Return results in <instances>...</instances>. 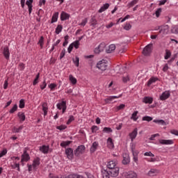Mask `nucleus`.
<instances>
[{
    "instance_id": "f257e3e1",
    "label": "nucleus",
    "mask_w": 178,
    "mask_h": 178,
    "mask_svg": "<svg viewBox=\"0 0 178 178\" xmlns=\"http://www.w3.org/2000/svg\"><path fill=\"white\" fill-rule=\"evenodd\" d=\"M97 67L102 72H105L108 67V60L103 59L97 63Z\"/></svg>"
},
{
    "instance_id": "f03ea898",
    "label": "nucleus",
    "mask_w": 178,
    "mask_h": 178,
    "mask_svg": "<svg viewBox=\"0 0 178 178\" xmlns=\"http://www.w3.org/2000/svg\"><path fill=\"white\" fill-rule=\"evenodd\" d=\"M84 152H86V146L81 145L74 150V154L75 156H80V155H83Z\"/></svg>"
},
{
    "instance_id": "7ed1b4c3",
    "label": "nucleus",
    "mask_w": 178,
    "mask_h": 178,
    "mask_svg": "<svg viewBox=\"0 0 178 178\" xmlns=\"http://www.w3.org/2000/svg\"><path fill=\"white\" fill-rule=\"evenodd\" d=\"M30 159V154H28L27 150H24L23 154L21 155V163L24 165V162H29Z\"/></svg>"
},
{
    "instance_id": "20e7f679",
    "label": "nucleus",
    "mask_w": 178,
    "mask_h": 178,
    "mask_svg": "<svg viewBox=\"0 0 178 178\" xmlns=\"http://www.w3.org/2000/svg\"><path fill=\"white\" fill-rule=\"evenodd\" d=\"M152 52V44H147L143 51V54L145 56H149Z\"/></svg>"
},
{
    "instance_id": "39448f33",
    "label": "nucleus",
    "mask_w": 178,
    "mask_h": 178,
    "mask_svg": "<svg viewBox=\"0 0 178 178\" xmlns=\"http://www.w3.org/2000/svg\"><path fill=\"white\" fill-rule=\"evenodd\" d=\"M120 170V168L119 167H116L115 168H111V170H108L111 177H118V176H119Z\"/></svg>"
},
{
    "instance_id": "423d86ee",
    "label": "nucleus",
    "mask_w": 178,
    "mask_h": 178,
    "mask_svg": "<svg viewBox=\"0 0 178 178\" xmlns=\"http://www.w3.org/2000/svg\"><path fill=\"white\" fill-rule=\"evenodd\" d=\"M65 155H67L68 159H73V156H74L73 149L71 147L65 149Z\"/></svg>"
},
{
    "instance_id": "0eeeda50",
    "label": "nucleus",
    "mask_w": 178,
    "mask_h": 178,
    "mask_svg": "<svg viewBox=\"0 0 178 178\" xmlns=\"http://www.w3.org/2000/svg\"><path fill=\"white\" fill-rule=\"evenodd\" d=\"M60 19L61 22H65V20H69V19H70V14H69L65 11H63L60 13Z\"/></svg>"
},
{
    "instance_id": "6e6552de",
    "label": "nucleus",
    "mask_w": 178,
    "mask_h": 178,
    "mask_svg": "<svg viewBox=\"0 0 178 178\" xmlns=\"http://www.w3.org/2000/svg\"><path fill=\"white\" fill-rule=\"evenodd\" d=\"M158 30H160L159 33L162 34H168V31H169V26L164 25L162 26H159Z\"/></svg>"
},
{
    "instance_id": "1a4fd4ad",
    "label": "nucleus",
    "mask_w": 178,
    "mask_h": 178,
    "mask_svg": "<svg viewBox=\"0 0 178 178\" xmlns=\"http://www.w3.org/2000/svg\"><path fill=\"white\" fill-rule=\"evenodd\" d=\"M122 157V165H129L130 163V156L127 154H123Z\"/></svg>"
},
{
    "instance_id": "9d476101",
    "label": "nucleus",
    "mask_w": 178,
    "mask_h": 178,
    "mask_svg": "<svg viewBox=\"0 0 178 178\" xmlns=\"http://www.w3.org/2000/svg\"><path fill=\"white\" fill-rule=\"evenodd\" d=\"M169 97H170V92L165 90L160 96V99L161 101H166Z\"/></svg>"
},
{
    "instance_id": "9b49d317",
    "label": "nucleus",
    "mask_w": 178,
    "mask_h": 178,
    "mask_svg": "<svg viewBox=\"0 0 178 178\" xmlns=\"http://www.w3.org/2000/svg\"><path fill=\"white\" fill-rule=\"evenodd\" d=\"M3 55L4 58L7 60H9V58L10 56V52L9 51V47H5L3 50Z\"/></svg>"
},
{
    "instance_id": "f8f14e48",
    "label": "nucleus",
    "mask_w": 178,
    "mask_h": 178,
    "mask_svg": "<svg viewBox=\"0 0 178 178\" xmlns=\"http://www.w3.org/2000/svg\"><path fill=\"white\" fill-rule=\"evenodd\" d=\"M105 49V43H101L94 50L95 54H99Z\"/></svg>"
},
{
    "instance_id": "ddd939ff",
    "label": "nucleus",
    "mask_w": 178,
    "mask_h": 178,
    "mask_svg": "<svg viewBox=\"0 0 178 178\" xmlns=\"http://www.w3.org/2000/svg\"><path fill=\"white\" fill-rule=\"evenodd\" d=\"M98 145H99L98 142H93L90 149V154H94V152L97 151V149H98Z\"/></svg>"
},
{
    "instance_id": "4468645a",
    "label": "nucleus",
    "mask_w": 178,
    "mask_h": 178,
    "mask_svg": "<svg viewBox=\"0 0 178 178\" xmlns=\"http://www.w3.org/2000/svg\"><path fill=\"white\" fill-rule=\"evenodd\" d=\"M33 2H34V0H27L26 1V5L28 6L29 15H31V12H33Z\"/></svg>"
},
{
    "instance_id": "2eb2a0df",
    "label": "nucleus",
    "mask_w": 178,
    "mask_h": 178,
    "mask_svg": "<svg viewBox=\"0 0 178 178\" xmlns=\"http://www.w3.org/2000/svg\"><path fill=\"white\" fill-rule=\"evenodd\" d=\"M115 168H119L118 164L114 161H111L107 163L108 170H111V169H114Z\"/></svg>"
},
{
    "instance_id": "dca6fc26",
    "label": "nucleus",
    "mask_w": 178,
    "mask_h": 178,
    "mask_svg": "<svg viewBox=\"0 0 178 178\" xmlns=\"http://www.w3.org/2000/svg\"><path fill=\"white\" fill-rule=\"evenodd\" d=\"M138 129L137 128H135L134 131L129 134V137L131 139V141H134L136 137H137Z\"/></svg>"
},
{
    "instance_id": "f3484780",
    "label": "nucleus",
    "mask_w": 178,
    "mask_h": 178,
    "mask_svg": "<svg viewBox=\"0 0 178 178\" xmlns=\"http://www.w3.org/2000/svg\"><path fill=\"white\" fill-rule=\"evenodd\" d=\"M39 150L42 154H48V152L49 151V145L47 146L45 145H43L42 146H40L39 147Z\"/></svg>"
},
{
    "instance_id": "a211bd4d",
    "label": "nucleus",
    "mask_w": 178,
    "mask_h": 178,
    "mask_svg": "<svg viewBox=\"0 0 178 178\" xmlns=\"http://www.w3.org/2000/svg\"><path fill=\"white\" fill-rule=\"evenodd\" d=\"M159 143L162 145H172V144H173V140L161 139L159 140Z\"/></svg>"
},
{
    "instance_id": "6ab92c4d",
    "label": "nucleus",
    "mask_w": 178,
    "mask_h": 178,
    "mask_svg": "<svg viewBox=\"0 0 178 178\" xmlns=\"http://www.w3.org/2000/svg\"><path fill=\"white\" fill-rule=\"evenodd\" d=\"M42 107L44 116H47L48 115V104L47 102L42 103Z\"/></svg>"
},
{
    "instance_id": "aec40b11",
    "label": "nucleus",
    "mask_w": 178,
    "mask_h": 178,
    "mask_svg": "<svg viewBox=\"0 0 178 178\" xmlns=\"http://www.w3.org/2000/svg\"><path fill=\"white\" fill-rule=\"evenodd\" d=\"M17 116L19 119V122L23 123L26 120V115L23 112H18Z\"/></svg>"
},
{
    "instance_id": "412c9836",
    "label": "nucleus",
    "mask_w": 178,
    "mask_h": 178,
    "mask_svg": "<svg viewBox=\"0 0 178 178\" xmlns=\"http://www.w3.org/2000/svg\"><path fill=\"white\" fill-rule=\"evenodd\" d=\"M102 175L103 178H110L111 172H109V170H102Z\"/></svg>"
},
{
    "instance_id": "4be33fe9",
    "label": "nucleus",
    "mask_w": 178,
    "mask_h": 178,
    "mask_svg": "<svg viewBox=\"0 0 178 178\" xmlns=\"http://www.w3.org/2000/svg\"><path fill=\"white\" fill-rule=\"evenodd\" d=\"M115 49H116V45L112 44L108 46V48L106 50V54H112Z\"/></svg>"
},
{
    "instance_id": "5701e85b",
    "label": "nucleus",
    "mask_w": 178,
    "mask_h": 178,
    "mask_svg": "<svg viewBox=\"0 0 178 178\" xmlns=\"http://www.w3.org/2000/svg\"><path fill=\"white\" fill-rule=\"evenodd\" d=\"M58 17H59L58 12H56L54 14H53L51 20V24H52L53 23H56V22H58Z\"/></svg>"
},
{
    "instance_id": "b1692460",
    "label": "nucleus",
    "mask_w": 178,
    "mask_h": 178,
    "mask_svg": "<svg viewBox=\"0 0 178 178\" xmlns=\"http://www.w3.org/2000/svg\"><path fill=\"white\" fill-rule=\"evenodd\" d=\"M143 102L151 104L154 102V99L151 97H145L143 99Z\"/></svg>"
},
{
    "instance_id": "393cba45",
    "label": "nucleus",
    "mask_w": 178,
    "mask_h": 178,
    "mask_svg": "<svg viewBox=\"0 0 178 178\" xmlns=\"http://www.w3.org/2000/svg\"><path fill=\"white\" fill-rule=\"evenodd\" d=\"M159 78L158 77H151L149 81H147V86L148 87H149V86H151V84H153V83H156V81H159Z\"/></svg>"
},
{
    "instance_id": "a878e982",
    "label": "nucleus",
    "mask_w": 178,
    "mask_h": 178,
    "mask_svg": "<svg viewBox=\"0 0 178 178\" xmlns=\"http://www.w3.org/2000/svg\"><path fill=\"white\" fill-rule=\"evenodd\" d=\"M109 8V3H104L98 10L99 13H102V12H105V10H106V9H108Z\"/></svg>"
},
{
    "instance_id": "bb28decb",
    "label": "nucleus",
    "mask_w": 178,
    "mask_h": 178,
    "mask_svg": "<svg viewBox=\"0 0 178 178\" xmlns=\"http://www.w3.org/2000/svg\"><path fill=\"white\" fill-rule=\"evenodd\" d=\"M165 53L164 54V59L165 60H168V59H169L170 56H172V52L169 49H165Z\"/></svg>"
},
{
    "instance_id": "cd10ccee",
    "label": "nucleus",
    "mask_w": 178,
    "mask_h": 178,
    "mask_svg": "<svg viewBox=\"0 0 178 178\" xmlns=\"http://www.w3.org/2000/svg\"><path fill=\"white\" fill-rule=\"evenodd\" d=\"M65 106H66V101H62L61 102H59L56 104L57 108H58L59 111L62 110Z\"/></svg>"
},
{
    "instance_id": "c85d7f7f",
    "label": "nucleus",
    "mask_w": 178,
    "mask_h": 178,
    "mask_svg": "<svg viewBox=\"0 0 178 178\" xmlns=\"http://www.w3.org/2000/svg\"><path fill=\"white\" fill-rule=\"evenodd\" d=\"M107 145L108 148H115V145L113 144V140L111 139V138H108Z\"/></svg>"
},
{
    "instance_id": "c756f323",
    "label": "nucleus",
    "mask_w": 178,
    "mask_h": 178,
    "mask_svg": "<svg viewBox=\"0 0 178 178\" xmlns=\"http://www.w3.org/2000/svg\"><path fill=\"white\" fill-rule=\"evenodd\" d=\"M137 115H138V111H136L132 113L131 119L134 120V122H137V120H138V116H137Z\"/></svg>"
},
{
    "instance_id": "7c9ffc66",
    "label": "nucleus",
    "mask_w": 178,
    "mask_h": 178,
    "mask_svg": "<svg viewBox=\"0 0 178 178\" xmlns=\"http://www.w3.org/2000/svg\"><path fill=\"white\" fill-rule=\"evenodd\" d=\"M40 163H41L40 162V159H39V157H37L36 159H35L33 160L32 166H33V168H37V166H40Z\"/></svg>"
},
{
    "instance_id": "2f4dec72",
    "label": "nucleus",
    "mask_w": 178,
    "mask_h": 178,
    "mask_svg": "<svg viewBox=\"0 0 178 178\" xmlns=\"http://www.w3.org/2000/svg\"><path fill=\"white\" fill-rule=\"evenodd\" d=\"M138 154H140V152L132 153V154H133V161L136 163H138Z\"/></svg>"
},
{
    "instance_id": "473e14b6",
    "label": "nucleus",
    "mask_w": 178,
    "mask_h": 178,
    "mask_svg": "<svg viewBox=\"0 0 178 178\" xmlns=\"http://www.w3.org/2000/svg\"><path fill=\"white\" fill-rule=\"evenodd\" d=\"M62 30H63V26L61 24H58L56 28V34H60V33H62Z\"/></svg>"
},
{
    "instance_id": "72a5a7b5",
    "label": "nucleus",
    "mask_w": 178,
    "mask_h": 178,
    "mask_svg": "<svg viewBox=\"0 0 178 178\" xmlns=\"http://www.w3.org/2000/svg\"><path fill=\"white\" fill-rule=\"evenodd\" d=\"M65 178H84V177H83V175H81L71 174L65 177Z\"/></svg>"
},
{
    "instance_id": "f704fd0d",
    "label": "nucleus",
    "mask_w": 178,
    "mask_h": 178,
    "mask_svg": "<svg viewBox=\"0 0 178 178\" xmlns=\"http://www.w3.org/2000/svg\"><path fill=\"white\" fill-rule=\"evenodd\" d=\"M72 144V141L70 140H67V141H63L60 145V147H63V148H66L68 145H70Z\"/></svg>"
},
{
    "instance_id": "c9c22d12",
    "label": "nucleus",
    "mask_w": 178,
    "mask_h": 178,
    "mask_svg": "<svg viewBox=\"0 0 178 178\" xmlns=\"http://www.w3.org/2000/svg\"><path fill=\"white\" fill-rule=\"evenodd\" d=\"M176 58H177V54H175L172 58L168 60L167 61V63H168V65H172V63H173V62H175V59H176Z\"/></svg>"
},
{
    "instance_id": "e433bc0d",
    "label": "nucleus",
    "mask_w": 178,
    "mask_h": 178,
    "mask_svg": "<svg viewBox=\"0 0 178 178\" xmlns=\"http://www.w3.org/2000/svg\"><path fill=\"white\" fill-rule=\"evenodd\" d=\"M38 45H40L41 49H42V48H44V36H41L38 42Z\"/></svg>"
},
{
    "instance_id": "4c0bfd02",
    "label": "nucleus",
    "mask_w": 178,
    "mask_h": 178,
    "mask_svg": "<svg viewBox=\"0 0 178 178\" xmlns=\"http://www.w3.org/2000/svg\"><path fill=\"white\" fill-rule=\"evenodd\" d=\"M11 161H13V165L19 163H17L18 161H20V157L19 156H12L10 157Z\"/></svg>"
},
{
    "instance_id": "58836bf2",
    "label": "nucleus",
    "mask_w": 178,
    "mask_h": 178,
    "mask_svg": "<svg viewBox=\"0 0 178 178\" xmlns=\"http://www.w3.org/2000/svg\"><path fill=\"white\" fill-rule=\"evenodd\" d=\"M138 2V0H132L131 2L128 3L127 7L128 8H133L134 5H136V3Z\"/></svg>"
},
{
    "instance_id": "ea45409f",
    "label": "nucleus",
    "mask_w": 178,
    "mask_h": 178,
    "mask_svg": "<svg viewBox=\"0 0 178 178\" xmlns=\"http://www.w3.org/2000/svg\"><path fill=\"white\" fill-rule=\"evenodd\" d=\"M90 23L93 27H95V26H97V19H95V17H92L91 19H90Z\"/></svg>"
},
{
    "instance_id": "a19ab883",
    "label": "nucleus",
    "mask_w": 178,
    "mask_h": 178,
    "mask_svg": "<svg viewBox=\"0 0 178 178\" xmlns=\"http://www.w3.org/2000/svg\"><path fill=\"white\" fill-rule=\"evenodd\" d=\"M152 117L148 116V115H145L144 117H143L142 120L143 122H151L152 120Z\"/></svg>"
},
{
    "instance_id": "79ce46f5",
    "label": "nucleus",
    "mask_w": 178,
    "mask_h": 178,
    "mask_svg": "<svg viewBox=\"0 0 178 178\" xmlns=\"http://www.w3.org/2000/svg\"><path fill=\"white\" fill-rule=\"evenodd\" d=\"M12 169H17L18 172H20V163L11 164Z\"/></svg>"
},
{
    "instance_id": "37998d69",
    "label": "nucleus",
    "mask_w": 178,
    "mask_h": 178,
    "mask_svg": "<svg viewBox=\"0 0 178 178\" xmlns=\"http://www.w3.org/2000/svg\"><path fill=\"white\" fill-rule=\"evenodd\" d=\"M73 63L76 66V67H79V65H80V58L78 56H76L75 60L73 59Z\"/></svg>"
},
{
    "instance_id": "c03bdc74",
    "label": "nucleus",
    "mask_w": 178,
    "mask_h": 178,
    "mask_svg": "<svg viewBox=\"0 0 178 178\" xmlns=\"http://www.w3.org/2000/svg\"><path fill=\"white\" fill-rule=\"evenodd\" d=\"M70 81H71L72 84H77V79H76L72 74L70 75Z\"/></svg>"
},
{
    "instance_id": "a18cd8bd",
    "label": "nucleus",
    "mask_w": 178,
    "mask_h": 178,
    "mask_svg": "<svg viewBox=\"0 0 178 178\" xmlns=\"http://www.w3.org/2000/svg\"><path fill=\"white\" fill-rule=\"evenodd\" d=\"M113 130L111 127H104L103 129V133H106L107 134H109V133H112Z\"/></svg>"
},
{
    "instance_id": "49530a36",
    "label": "nucleus",
    "mask_w": 178,
    "mask_h": 178,
    "mask_svg": "<svg viewBox=\"0 0 178 178\" xmlns=\"http://www.w3.org/2000/svg\"><path fill=\"white\" fill-rule=\"evenodd\" d=\"M25 106H26V103L24 102V99H20L19 108H20L21 109H23V108H24Z\"/></svg>"
},
{
    "instance_id": "de8ad7c7",
    "label": "nucleus",
    "mask_w": 178,
    "mask_h": 178,
    "mask_svg": "<svg viewBox=\"0 0 178 178\" xmlns=\"http://www.w3.org/2000/svg\"><path fill=\"white\" fill-rule=\"evenodd\" d=\"M71 44L76 49H79V47L80 46V42H79V40H76L74 42L71 43Z\"/></svg>"
},
{
    "instance_id": "09e8293b",
    "label": "nucleus",
    "mask_w": 178,
    "mask_h": 178,
    "mask_svg": "<svg viewBox=\"0 0 178 178\" xmlns=\"http://www.w3.org/2000/svg\"><path fill=\"white\" fill-rule=\"evenodd\" d=\"M23 130V126L21 125L19 127V128L14 127L13 128V132L14 133H20Z\"/></svg>"
},
{
    "instance_id": "8fccbe9b",
    "label": "nucleus",
    "mask_w": 178,
    "mask_h": 178,
    "mask_svg": "<svg viewBox=\"0 0 178 178\" xmlns=\"http://www.w3.org/2000/svg\"><path fill=\"white\" fill-rule=\"evenodd\" d=\"M158 173V170H155V169H151L149 172H148V175L149 176H155V174Z\"/></svg>"
},
{
    "instance_id": "3c124183",
    "label": "nucleus",
    "mask_w": 178,
    "mask_h": 178,
    "mask_svg": "<svg viewBox=\"0 0 178 178\" xmlns=\"http://www.w3.org/2000/svg\"><path fill=\"white\" fill-rule=\"evenodd\" d=\"M64 42L63 43V47H66V45H67V44H69V35H65L64 38Z\"/></svg>"
},
{
    "instance_id": "603ef678",
    "label": "nucleus",
    "mask_w": 178,
    "mask_h": 178,
    "mask_svg": "<svg viewBox=\"0 0 178 178\" xmlns=\"http://www.w3.org/2000/svg\"><path fill=\"white\" fill-rule=\"evenodd\" d=\"M17 111V104H15L13 108L9 111V113H14Z\"/></svg>"
},
{
    "instance_id": "864d4df0",
    "label": "nucleus",
    "mask_w": 178,
    "mask_h": 178,
    "mask_svg": "<svg viewBox=\"0 0 178 178\" xmlns=\"http://www.w3.org/2000/svg\"><path fill=\"white\" fill-rule=\"evenodd\" d=\"M161 13H162V8H159L155 12L156 17H159V16H161Z\"/></svg>"
},
{
    "instance_id": "5fc2aeb1",
    "label": "nucleus",
    "mask_w": 178,
    "mask_h": 178,
    "mask_svg": "<svg viewBox=\"0 0 178 178\" xmlns=\"http://www.w3.org/2000/svg\"><path fill=\"white\" fill-rule=\"evenodd\" d=\"M67 127L66 125L62 124V125H60V126H57L56 129H57V130H60V131H62L66 129Z\"/></svg>"
},
{
    "instance_id": "6e6d98bb",
    "label": "nucleus",
    "mask_w": 178,
    "mask_h": 178,
    "mask_svg": "<svg viewBox=\"0 0 178 178\" xmlns=\"http://www.w3.org/2000/svg\"><path fill=\"white\" fill-rule=\"evenodd\" d=\"M65 55H66V49H63V50L60 54V59H63V58L65 57Z\"/></svg>"
},
{
    "instance_id": "4d7b16f0",
    "label": "nucleus",
    "mask_w": 178,
    "mask_h": 178,
    "mask_svg": "<svg viewBox=\"0 0 178 178\" xmlns=\"http://www.w3.org/2000/svg\"><path fill=\"white\" fill-rule=\"evenodd\" d=\"M57 86L58 85H56V83H51L48 86V87L50 88L51 91H54Z\"/></svg>"
},
{
    "instance_id": "13d9d810",
    "label": "nucleus",
    "mask_w": 178,
    "mask_h": 178,
    "mask_svg": "<svg viewBox=\"0 0 178 178\" xmlns=\"http://www.w3.org/2000/svg\"><path fill=\"white\" fill-rule=\"evenodd\" d=\"M120 97H122V95H119V96H110L107 98L108 101H113V99H116V98H120Z\"/></svg>"
},
{
    "instance_id": "bf43d9fd",
    "label": "nucleus",
    "mask_w": 178,
    "mask_h": 178,
    "mask_svg": "<svg viewBox=\"0 0 178 178\" xmlns=\"http://www.w3.org/2000/svg\"><path fill=\"white\" fill-rule=\"evenodd\" d=\"M91 130H92V133H97V131H98V130H99V127H98L95 125H93L91 127Z\"/></svg>"
},
{
    "instance_id": "052dcab7",
    "label": "nucleus",
    "mask_w": 178,
    "mask_h": 178,
    "mask_svg": "<svg viewBox=\"0 0 178 178\" xmlns=\"http://www.w3.org/2000/svg\"><path fill=\"white\" fill-rule=\"evenodd\" d=\"M153 122H154V123H158L159 124H165V120H154Z\"/></svg>"
},
{
    "instance_id": "680f3d73",
    "label": "nucleus",
    "mask_w": 178,
    "mask_h": 178,
    "mask_svg": "<svg viewBox=\"0 0 178 178\" xmlns=\"http://www.w3.org/2000/svg\"><path fill=\"white\" fill-rule=\"evenodd\" d=\"M49 178H65L62 175L58 176V175H54V174H49Z\"/></svg>"
},
{
    "instance_id": "e2e57ef3",
    "label": "nucleus",
    "mask_w": 178,
    "mask_h": 178,
    "mask_svg": "<svg viewBox=\"0 0 178 178\" xmlns=\"http://www.w3.org/2000/svg\"><path fill=\"white\" fill-rule=\"evenodd\" d=\"M19 70H21V72H23V70H24V69H26V65H24V63H20L19 64Z\"/></svg>"
},
{
    "instance_id": "0e129e2a",
    "label": "nucleus",
    "mask_w": 178,
    "mask_h": 178,
    "mask_svg": "<svg viewBox=\"0 0 178 178\" xmlns=\"http://www.w3.org/2000/svg\"><path fill=\"white\" fill-rule=\"evenodd\" d=\"M74 120V116L73 115H70L67 122V124H70L72 122H73Z\"/></svg>"
},
{
    "instance_id": "69168bd1",
    "label": "nucleus",
    "mask_w": 178,
    "mask_h": 178,
    "mask_svg": "<svg viewBox=\"0 0 178 178\" xmlns=\"http://www.w3.org/2000/svg\"><path fill=\"white\" fill-rule=\"evenodd\" d=\"M47 88V82L45 79L43 81L42 84L40 85V89L44 90Z\"/></svg>"
},
{
    "instance_id": "338daca9",
    "label": "nucleus",
    "mask_w": 178,
    "mask_h": 178,
    "mask_svg": "<svg viewBox=\"0 0 178 178\" xmlns=\"http://www.w3.org/2000/svg\"><path fill=\"white\" fill-rule=\"evenodd\" d=\"M6 154H8V149H3L1 152L0 153V158H2V156H4Z\"/></svg>"
},
{
    "instance_id": "774afa93",
    "label": "nucleus",
    "mask_w": 178,
    "mask_h": 178,
    "mask_svg": "<svg viewBox=\"0 0 178 178\" xmlns=\"http://www.w3.org/2000/svg\"><path fill=\"white\" fill-rule=\"evenodd\" d=\"M172 33H173L174 34H178V26L174 27V28L172 29Z\"/></svg>"
}]
</instances>
